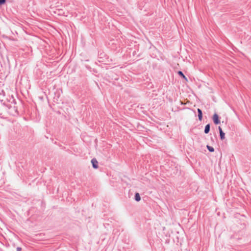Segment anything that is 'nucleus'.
Masks as SVG:
<instances>
[{"mask_svg": "<svg viewBox=\"0 0 251 251\" xmlns=\"http://www.w3.org/2000/svg\"><path fill=\"white\" fill-rule=\"evenodd\" d=\"M3 104L5 105L11 110L9 112L11 114L15 115L18 114V110L16 106H12L11 104H6L5 101L3 102Z\"/></svg>", "mask_w": 251, "mask_h": 251, "instance_id": "f257e3e1", "label": "nucleus"}, {"mask_svg": "<svg viewBox=\"0 0 251 251\" xmlns=\"http://www.w3.org/2000/svg\"><path fill=\"white\" fill-rule=\"evenodd\" d=\"M213 121L215 125H218L220 123L219 117L217 113H215L213 116Z\"/></svg>", "mask_w": 251, "mask_h": 251, "instance_id": "f03ea898", "label": "nucleus"}, {"mask_svg": "<svg viewBox=\"0 0 251 251\" xmlns=\"http://www.w3.org/2000/svg\"><path fill=\"white\" fill-rule=\"evenodd\" d=\"M91 162L94 169L98 168V162L96 158H94L92 159Z\"/></svg>", "mask_w": 251, "mask_h": 251, "instance_id": "7ed1b4c3", "label": "nucleus"}, {"mask_svg": "<svg viewBox=\"0 0 251 251\" xmlns=\"http://www.w3.org/2000/svg\"><path fill=\"white\" fill-rule=\"evenodd\" d=\"M197 111H198V119L199 120V121H201L202 120V110L200 109V108H198L197 109Z\"/></svg>", "mask_w": 251, "mask_h": 251, "instance_id": "20e7f679", "label": "nucleus"}, {"mask_svg": "<svg viewBox=\"0 0 251 251\" xmlns=\"http://www.w3.org/2000/svg\"><path fill=\"white\" fill-rule=\"evenodd\" d=\"M210 125L209 124L206 125L204 128V133L208 134L210 131Z\"/></svg>", "mask_w": 251, "mask_h": 251, "instance_id": "39448f33", "label": "nucleus"}, {"mask_svg": "<svg viewBox=\"0 0 251 251\" xmlns=\"http://www.w3.org/2000/svg\"><path fill=\"white\" fill-rule=\"evenodd\" d=\"M9 102L11 103V104H15L16 102L15 99L14 98L13 96H10V98L8 100Z\"/></svg>", "mask_w": 251, "mask_h": 251, "instance_id": "423d86ee", "label": "nucleus"}, {"mask_svg": "<svg viewBox=\"0 0 251 251\" xmlns=\"http://www.w3.org/2000/svg\"><path fill=\"white\" fill-rule=\"evenodd\" d=\"M177 74L180 76L182 78L184 79L185 80L187 81V77L185 76V75L183 74V73H182V71H178L177 72Z\"/></svg>", "mask_w": 251, "mask_h": 251, "instance_id": "0eeeda50", "label": "nucleus"}, {"mask_svg": "<svg viewBox=\"0 0 251 251\" xmlns=\"http://www.w3.org/2000/svg\"><path fill=\"white\" fill-rule=\"evenodd\" d=\"M134 199L137 201H139L141 200V197L138 193H136L134 196Z\"/></svg>", "mask_w": 251, "mask_h": 251, "instance_id": "6e6552de", "label": "nucleus"}, {"mask_svg": "<svg viewBox=\"0 0 251 251\" xmlns=\"http://www.w3.org/2000/svg\"><path fill=\"white\" fill-rule=\"evenodd\" d=\"M225 133L224 132H221L220 133V139L221 140H223L225 138Z\"/></svg>", "mask_w": 251, "mask_h": 251, "instance_id": "1a4fd4ad", "label": "nucleus"}, {"mask_svg": "<svg viewBox=\"0 0 251 251\" xmlns=\"http://www.w3.org/2000/svg\"><path fill=\"white\" fill-rule=\"evenodd\" d=\"M207 148L210 152H213L214 151V149L211 146H207Z\"/></svg>", "mask_w": 251, "mask_h": 251, "instance_id": "9d476101", "label": "nucleus"}, {"mask_svg": "<svg viewBox=\"0 0 251 251\" xmlns=\"http://www.w3.org/2000/svg\"><path fill=\"white\" fill-rule=\"evenodd\" d=\"M6 0H0V5L4 4L6 2Z\"/></svg>", "mask_w": 251, "mask_h": 251, "instance_id": "9b49d317", "label": "nucleus"}, {"mask_svg": "<svg viewBox=\"0 0 251 251\" xmlns=\"http://www.w3.org/2000/svg\"><path fill=\"white\" fill-rule=\"evenodd\" d=\"M218 129L219 130V133H221V132H224L223 130H222V128L221 127V126H219L218 127Z\"/></svg>", "mask_w": 251, "mask_h": 251, "instance_id": "f8f14e48", "label": "nucleus"}, {"mask_svg": "<svg viewBox=\"0 0 251 251\" xmlns=\"http://www.w3.org/2000/svg\"><path fill=\"white\" fill-rule=\"evenodd\" d=\"M16 250L17 251H22V248L21 247H17Z\"/></svg>", "mask_w": 251, "mask_h": 251, "instance_id": "ddd939ff", "label": "nucleus"}, {"mask_svg": "<svg viewBox=\"0 0 251 251\" xmlns=\"http://www.w3.org/2000/svg\"><path fill=\"white\" fill-rule=\"evenodd\" d=\"M2 93L3 94H4V91H2Z\"/></svg>", "mask_w": 251, "mask_h": 251, "instance_id": "4468645a", "label": "nucleus"}]
</instances>
